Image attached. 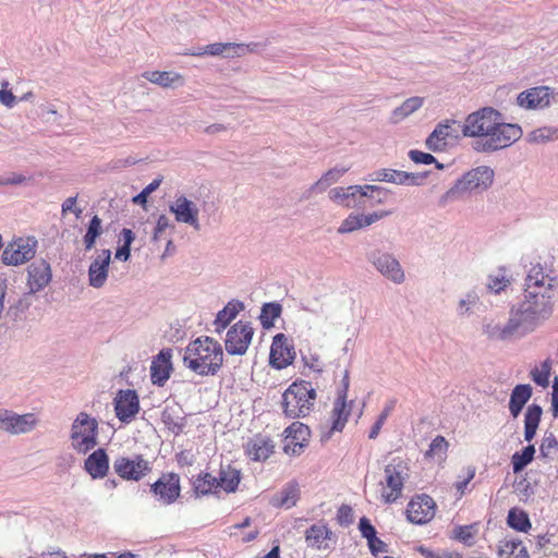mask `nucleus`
<instances>
[{
	"mask_svg": "<svg viewBox=\"0 0 558 558\" xmlns=\"http://www.w3.org/2000/svg\"><path fill=\"white\" fill-rule=\"evenodd\" d=\"M294 359L295 351L288 337L284 333L276 335L270 347V364L277 369H282L291 365Z\"/></svg>",
	"mask_w": 558,
	"mask_h": 558,
	"instance_id": "obj_15",
	"label": "nucleus"
},
{
	"mask_svg": "<svg viewBox=\"0 0 558 558\" xmlns=\"http://www.w3.org/2000/svg\"><path fill=\"white\" fill-rule=\"evenodd\" d=\"M499 558H527L526 547L520 539H501L498 544Z\"/></svg>",
	"mask_w": 558,
	"mask_h": 558,
	"instance_id": "obj_36",
	"label": "nucleus"
},
{
	"mask_svg": "<svg viewBox=\"0 0 558 558\" xmlns=\"http://www.w3.org/2000/svg\"><path fill=\"white\" fill-rule=\"evenodd\" d=\"M143 77L163 88L183 83V76L180 73L172 71H147L143 73Z\"/></svg>",
	"mask_w": 558,
	"mask_h": 558,
	"instance_id": "obj_35",
	"label": "nucleus"
},
{
	"mask_svg": "<svg viewBox=\"0 0 558 558\" xmlns=\"http://www.w3.org/2000/svg\"><path fill=\"white\" fill-rule=\"evenodd\" d=\"M517 102L524 109H543L550 102L549 88L538 86L524 90L519 94Z\"/></svg>",
	"mask_w": 558,
	"mask_h": 558,
	"instance_id": "obj_24",
	"label": "nucleus"
},
{
	"mask_svg": "<svg viewBox=\"0 0 558 558\" xmlns=\"http://www.w3.org/2000/svg\"><path fill=\"white\" fill-rule=\"evenodd\" d=\"M550 372L551 361L547 359L541 364V367H534L531 371V378L536 385L545 388L549 385Z\"/></svg>",
	"mask_w": 558,
	"mask_h": 558,
	"instance_id": "obj_46",
	"label": "nucleus"
},
{
	"mask_svg": "<svg viewBox=\"0 0 558 558\" xmlns=\"http://www.w3.org/2000/svg\"><path fill=\"white\" fill-rule=\"evenodd\" d=\"M172 350H161L151 361L150 378L154 385L163 386L172 372Z\"/></svg>",
	"mask_w": 558,
	"mask_h": 558,
	"instance_id": "obj_22",
	"label": "nucleus"
},
{
	"mask_svg": "<svg viewBox=\"0 0 558 558\" xmlns=\"http://www.w3.org/2000/svg\"><path fill=\"white\" fill-rule=\"evenodd\" d=\"M551 413L555 418L558 417V377H555L553 381Z\"/></svg>",
	"mask_w": 558,
	"mask_h": 558,
	"instance_id": "obj_64",
	"label": "nucleus"
},
{
	"mask_svg": "<svg viewBox=\"0 0 558 558\" xmlns=\"http://www.w3.org/2000/svg\"><path fill=\"white\" fill-rule=\"evenodd\" d=\"M344 387L341 391H339L337 399L333 402V407L331 410V430L332 432H341L348 420L351 415L353 401H347V390H348V376H345Z\"/></svg>",
	"mask_w": 558,
	"mask_h": 558,
	"instance_id": "obj_18",
	"label": "nucleus"
},
{
	"mask_svg": "<svg viewBox=\"0 0 558 558\" xmlns=\"http://www.w3.org/2000/svg\"><path fill=\"white\" fill-rule=\"evenodd\" d=\"M84 468L93 478H104L109 471V458L105 449H97L85 460Z\"/></svg>",
	"mask_w": 558,
	"mask_h": 558,
	"instance_id": "obj_29",
	"label": "nucleus"
},
{
	"mask_svg": "<svg viewBox=\"0 0 558 558\" xmlns=\"http://www.w3.org/2000/svg\"><path fill=\"white\" fill-rule=\"evenodd\" d=\"M98 423L87 413L81 412L72 424V447L78 453H86L97 445Z\"/></svg>",
	"mask_w": 558,
	"mask_h": 558,
	"instance_id": "obj_5",
	"label": "nucleus"
},
{
	"mask_svg": "<svg viewBox=\"0 0 558 558\" xmlns=\"http://www.w3.org/2000/svg\"><path fill=\"white\" fill-rule=\"evenodd\" d=\"M154 496L163 505L173 504L181 494L180 476L177 473H163L150 486Z\"/></svg>",
	"mask_w": 558,
	"mask_h": 558,
	"instance_id": "obj_13",
	"label": "nucleus"
},
{
	"mask_svg": "<svg viewBox=\"0 0 558 558\" xmlns=\"http://www.w3.org/2000/svg\"><path fill=\"white\" fill-rule=\"evenodd\" d=\"M36 420L33 414L19 415L8 410H0V428L12 434L26 433L33 429Z\"/></svg>",
	"mask_w": 558,
	"mask_h": 558,
	"instance_id": "obj_20",
	"label": "nucleus"
},
{
	"mask_svg": "<svg viewBox=\"0 0 558 558\" xmlns=\"http://www.w3.org/2000/svg\"><path fill=\"white\" fill-rule=\"evenodd\" d=\"M418 175L405 171L383 169L378 173V180L397 184L416 183Z\"/></svg>",
	"mask_w": 558,
	"mask_h": 558,
	"instance_id": "obj_40",
	"label": "nucleus"
},
{
	"mask_svg": "<svg viewBox=\"0 0 558 558\" xmlns=\"http://www.w3.org/2000/svg\"><path fill=\"white\" fill-rule=\"evenodd\" d=\"M541 458L554 460L558 456V439L553 432H546L539 446Z\"/></svg>",
	"mask_w": 558,
	"mask_h": 558,
	"instance_id": "obj_42",
	"label": "nucleus"
},
{
	"mask_svg": "<svg viewBox=\"0 0 558 558\" xmlns=\"http://www.w3.org/2000/svg\"><path fill=\"white\" fill-rule=\"evenodd\" d=\"M170 211L174 214L178 222L187 223L198 229V208L192 201L180 196L170 206Z\"/></svg>",
	"mask_w": 558,
	"mask_h": 558,
	"instance_id": "obj_26",
	"label": "nucleus"
},
{
	"mask_svg": "<svg viewBox=\"0 0 558 558\" xmlns=\"http://www.w3.org/2000/svg\"><path fill=\"white\" fill-rule=\"evenodd\" d=\"M374 265L377 270L386 278L396 283L404 280V272L399 262L389 254H380L374 259Z\"/></svg>",
	"mask_w": 558,
	"mask_h": 558,
	"instance_id": "obj_27",
	"label": "nucleus"
},
{
	"mask_svg": "<svg viewBox=\"0 0 558 558\" xmlns=\"http://www.w3.org/2000/svg\"><path fill=\"white\" fill-rule=\"evenodd\" d=\"M494 178V172L488 167H478L466 172L447 192L449 197H458L464 193L487 189Z\"/></svg>",
	"mask_w": 558,
	"mask_h": 558,
	"instance_id": "obj_8",
	"label": "nucleus"
},
{
	"mask_svg": "<svg viewBox=\"0 0 558 558\" xmlns=\"http://www.w3.org/2000/svg\"><path fill=\"white\" fill-rule=\"evenodd\" d=\"M448 449L449 442L444 436L438 435L432 440L428 450L425 452V458L445 460Z\"/></svg>",
	"mask_w": 558,
	"mask_h": 558,
	"instance_id": "obj_45",
	"label": "nucleus"
},
{
	"mask_svg": "<svg viewBox=\"0 0 558 558\" xmlns=\"http://www.w3.org/2000/svg\"><path fill=\"white\" fill-rule=\"evenodd\" d=\"M337 520L340 524H349L353 521V510L349 505H342L337 512Z\"/></svg>",
	"mask_w": 558,
	"mask_h": 558,
	"instance_id": "obj_59",
	"label": "nucleus"
},
{
	"mask_svg": "<svg viewBox=\"0 0 558 558\" xmlns=\"http://www.w3.org/2000/svg\"><path fill=\"white\" fill-rule=\"evenodd\" d=\"M182 362L198 376H215L223 365L222 345L211 337L201 336L185 347Z\"/></svg>",
	"mask_w": 558,
	"mask_h": 558,
	"instance_id": "obj_1",
	"label": "nucleus"
},
{
	"mask_svg": "<svg viewBox=\"0 0 558 558\" xmlns=\"http://www.w3.org/2000/svg\"><path fill=\"white\" fill-rule=\"evenodd\" d=\"M449 124H438L426 140V146L433 151L444 150L447 146V138L450 135Z\"/></svg>",
	"mask_w": 558,
	"mask_h": 558,
	"instance_id": "obj_39",
	"label": "nucleus"
},
{
	"mask_svg": "<svg viewBox=\"0 0 558 558\" xmlns=\"http://www.w3.org/2000/svg\"><path fill=\"white\" fill-rule=\"evenodd\" d=\"M348 169H330L328 170L315 184H313L310 189L311 192L317 191L323 192L331 184L336 183Z\"/></svg>",
	"mask_w": 558,
	"mask_h": 558,
	"instance_id": "obj_44",
	"label": "nucleus"
},
{
	"mask_svg": "<svg viewBox=\"0 0 558 558\" xmlns=\"http://www.w3.org/2000/svg\"><path fill=\"white\" fill-rule=\"evenodd\" d=\"M307 547L315 550H327L330 548L329 542L333 538V532L324 521L312 524L304 533Z\"/></svg>",
	"mask_w": 558,
	"mask_h": 558,
	"instance_id": "obj_19",
	"label": "nucleus"
},
{
	"mask_svg": "<svg viewBox=\"0 0 558 558\" xmlns=\"http://www.w3.org/2000/svg\"><path fill=\"white\" fill-rule=\"evenodd\" d=\"M477 533L476 524L459 525L453 530V538L463 543L464 545H473V539Z\"/></svg>",
	"mask_w": 558,
	"mask_h": 558,
	"instance_id": "obj_50",
	"label": "nucleus"
},
{
	"mask_svg": "<svg viewBox=\"0 0 558 558\" xmlns=\"http://www.w3.org/2000/svg\"><path fill=\"white\" fill-rule=\"evenodd\" d=\"M161 179H155L150 182L137 196L134 197L135 203H145L147 196L159 187Z\"/></svg>",
	"mask_w": 558,
	"mask_h": 558,
	"instance_id": "obj_60",
	"label": "nucleus"
},
{
	"mask_svg": "<svg viewBox=\"0 0 558 558\" xmlns=\"http://www.w3.org/2000/svg\"><path fill=\"white\" fill-rule=\"evenodd\" d=\"M76 196L68 197L62 204V214L65 215L69 211H73L78 218L82 214V209L76 206Z\"/></svg>",
	"mask_w": 558,
	"mask_h": 558,
	"instance_id": "obj_63",
	"label": "nucleus"
},
{
	"mask_svg": "<svg viewBox=\"0 0 558 558\" xmlns=\"http://www.w3.org/2000/svg\"><path fill=\"white\" fill-rule=\"evenodd\" d=\"M390 215V211H379L369 215H349L338 229L339 233H349L367 227L377 220Z\"/></svg>",
	"mask_w": 558,
	"mask_h": 558,
	"instance_id": "obj_28",
	"label": "nucleus"
},
{
	"mask_svg": "<svg viewBox=\"0 0 558 558\" xmlns=\"http://www.w3.org/2000/svg\"><path fill=\"white\" fill-rule=\"evenodd\" d=\"M522 136V130L518 124L506 123L502 117L498 119L493 131L481 142L482 150L494 151L509 147Z\"/></svg>",
	"mask_w": 558,
	"mask_h": 558,
	"instance_id": "obj_6",
	"label": "nucleus"
},
{
	"mask_svg": "<svg viewBox=\"0 0 558 558\" xmlns=\"http://www.w3.org/2000/svg\"><path fill=\"white\" fill-rule=\"evenodd\" d=\"M117 417L123 422H131L140 411L138 396L135 390H120L114 398Z\"/></svg>",
	"mask_w": 558,
	"mask_h": 558,
	"instance_id": "obj_17",
	"label": "nucleus"
},
{
	"mask_svg": "<svg viewBox=\"0 0 558 558\" xmlns=\"http://www.w3.org/2000/svg\"><path fill=\"white\" fill-rule=\"evenodd\" d=\"M531 396L532 387L529 384L517 385L513 388L510 395L509 411L514 418L521 413Z\"/></svg>",
	"mask_w": 558,
	"mask_h": 558,
	"instance_id": "obj_32",
	"label": "nucleus"
},
{
	"mask_svg": "<svg viewBox=\"0 0 558 558\" xmlns=\"http://www.w3.org/2000/svg\"><path fill=\"white\" fill-rule=\"evenodd\" d=\"M244 308L243 303L239 301H230L227 305L218 312L217 317L214 322L216 331L225 329L235 316Z\"/></svg>",
	"mask_w": 558,
	"mask_h": 558,
	"instance_id": "obj_38",
	"label": "nucleus"
},
{
	"mask_svg": "<svg viewBox=\"0 0 558 558\" xmlns=\"http://www.w3.org/2000/svg\"><path fill=\"white\" fill-rule=\"evenodd\" d=\"M161 420L167 429L174 435L181 434L186 425L181 409L177 407H166L162 411Z\"/></svg>",
	"mask_w": 558,
	"mask_h": 558,
	"instance_id": "obj_34",
	"label": "nucleus"
},
{
	"mask_svg": "<svg viewBox=\"0 0 558 558\" xmlns=\"http://www.w3.org/2000/svg\"><path fill=\"white\" fill-rule=\"evenodd\" d=\"M409 156L415 163L430 165L436 162V159L433 155L423 153L421 150H410Z\"/></svg>",
	"mask_w": 558,
	"mask_h": 558,
	"instance_id": "obj_57",
	"label": "nucleus"
},
{
	"mask_svg": "<svg viewBox=\"0 0 558 558\" xmlns=\"http://www.w3.org/2000/svg\"><path fill=\"white\" fill-rule=\"evenodd\" d=\"M121 236L123 240V245L117 250L116 258L122 259V260H128L130 257V253H131L130 247H131L132 242L134 241V234L131 229L124 228L121 231Z\"/></svg>",
	"mask_w": 558,
	"mask_h": 558,
	"instance_id": "obj_51",
	"label": "nucleus"
},
{
	"mask_svg": "<svg viewBox=\"0 0 558 558\" xmlns=\"http://www.w3.org/2000/svg\"><path fill=\"white\" fill-rule=\"evenodd\" d=\"M368 191L377 193L378 199L383 198L384 193L376 185H350L347 187H335L329 192V198L338 205L344 207L366 206V202L362 201L367 196Z\"/></svg>",
	"mask_w": 558,
	"mask_h": 558,
	"instance_id": "obj_9",
	"label": "nucleus"
},
{
	"mask_svg": "<svg viewBox=\"0 0 558 558\" xmlns=\"http://www.w3.org/2000/svg\"><path fill=\"white\" fill-rule=\"evenodd\" d=\"M241 478V472L238 469L233 468L230 464L221 465L219 470V475L217 476L219 494L221 492L226 494L236 492Z\"/></svg>",
	"mask_w": 558,
	"mask_h": 558,
	"instance_id": "obj_30",
	"label": "nucleus"
},
{
	"mask_svg": "<svg viewBox=\"0 0 558 558\" xmlns=\"http://www.w3.org/2000/svg\"><path fill=\"white\" fill-rule=\"evenodd\" d=\"M534 454L535 448L533 445L524 447L521 452H514L511 458L513 472H521L527 464L533 461Z\"/></svg>",
	"mask_w": 558,
	"mask_h": 558,
	"instance_id": "obj_43",
	"label": "nucleus"
},
{
	"mask_svg": "<svg viewBox=\"0 0 558 558\" xmlns=\"http://www.w3.org/2000/svg\"><path fill=\"white\" fill-rule=\"evenodd\" d=\"M436 512L434 499L425 494L414 496L407 506V519L414 524L429 522Z\"/></svg>",
	"mask_w": 558,
	"mask_h": 558,
	"instance_id": "obj_14",
	"label": "nucleus"
},
{
	"mask_svg": "<svg viewBox=\"0 0 558 558\" xmlns=\"http://www.w3.org/2000/svg\"><path fill=\"white\" fill-rule=\"evenodd\" d=\"M316 399V390L306 380L293 381L282 393V411L289 418L307 416Z\"/></svg>",
	"mask_w": 558,
	"mask_h": 558,
	"instance_id": "obj_3",
	"label": "nucleus"
},
{
	"mask_svg": "<svg viewBox=\"0 0 558 558\" xmlns=\"http://www.w3.org/2000/svg\"><path fill=\"white\" fill-rule=\"evenodd\" d=\"M507 522L510 527L519 532H527L531 521L524 510L512 508L509 510Z\"/></svg>",
	"mask_w": 558,
	"mask_h": 558,
	"instance_id": "obj_41",
	"label": "nucleus"
},
{
	"mask_svg": "<svg viewBox=\"0 0 558 558\" xmlns=\"http://www.w3.org/2000/svg\"><path fill=\"white\" fill-rule=\"evenodd\" d=\"M423 104V99L420 97H412L407 99L399 108H397L392 113V119L395 122L400 121L401 119L408 117L415 110H417Z\"/></svg>",
	"mask_w": 558,
	"mask_h": 558,
	"instance_id": "obj_47",
	"label": "nucleus"
},
{
	"mask_svg": "<svg viewBox=\"0 0 558 558\" xmlns=\"http://www.w3.org/2000/svg\"><path fill=\"white\" fill-rule=\"evenodd\" d=\"M310 437L311 430L305 424L293 422L284 430V452L293 456L301 454L303 449L308 445Z\"/></svg>",
	"mask_w": 558,
	"mask_h": 558,
	"instance_id": "obj_16",
	"label": "nucleus"
},
{
	"mask_svg": "<svg viewBox=\"0 0 558 558\" xmlns=\"http://www.w3.org/2000/svg\"><path fill=\"white\" fill-rule=\"evenodd\" d=\"M8 82L2 83V88L0 89V102L8 108H12L15 105V96L8 89Z\"/></svg>",
	"mask_w": 558,
	"mask_h": 558,
	"instance_id": "obj_58",
	"label": "nucleus"
},
{
	"mask_svg": "<svg viewBox=\"0 0 558 558\" xmlns=\"http://www.w3.org/2000/svg\"><path fill=\"white\" fill-rule=\"evenodd\" d=\"M102 233L101 219L95 215L88 225L87 232L84 235V245L86 250L94 247L96 239Z\"/></svg>",
	"mask_w": 558,
	"mask_h": 558,
	"instance_id": "obj_48",
	"label": "nucleus"
},
{
	"mask_svg": "<svg viewBox=\"0 0 558 558\" xmlns=\"http://www.w3.org/2000/svg\"><path fill=\"white\" fill-rule=\"evenodd\" d=\"M275 450V444L268 436L257 434L244 445V452L252 461H266Z\"/></svg>",
	"mask_w": 558,
	"mask_h": 558,
	"instance_id": "obj_21",
	"label": "nucleus"
},
{
	"mask_svg": "<svg viewBox=\"0 0 558 558\" xmlns=\"http://www.w3.org/2000/svg\"><path fill=\"white\" fill-rule=\"evenodd\" d=\"M113 470L122 480L138 482L150 473L151 466L142 454L120 456L113 461Z\"/></svg>",
	"mask_w": 558,
	"mask_h": 558,
	"instance_id": "obj_10",
	"label": "nucleus"
},
{
	"mask_svg": "<svg viewBox=\"0 0 558 558\" xmlns=\"http://www.w3.org/2000/svg\"><path fill=\"white\" fill-rule=\"evenodd\" d=\"M27 286L31 292L43 290L51 281V268L45 259L33 262L27 268Z\"/></svg>",
	"mask_w": 558,
	"mask_h": 558,
	"instance_id": "obj_23",
	"label": "nucleus"
},
{
	"mask_svg": "<svg viewBox=\"0 0 558 558\" xmlns=\"http://www.w3.org/2000/svg\"><path fill=\"white\" fill-rule=\"evenodd\" d=\"M409 466L401 458H393L385 466V480L380 482V497L385 504H392L402 496Z\"/></svg>",
	"mask_w": 558,
	"mask_h": 558,
	"instance_id": "obj_4",
	"label": "nucleus"
},
{
	"mask_svg": "<svg viewBox=\"0 0 558 558\" xmlns=\"http://www.w3.org/2000/svg\"><path fill=\"white\" fill-rule=\"evenodd\" d=\"M281 504L288 507L294 506L298 499L299 489L298 487H289L282 492Z\"/></svg>",
	"mask_w": 558,
	"mask_h": 558,
	"instance_id": "obj_61",
	"label": "nucleus"
},
{
	"mask_svg": "<svg viewBox=\"0 0 558 558\" xmlns=\"http://www.w3.org/2000/svg\"><path fill=\"white\" fill-rule=\"evenodd\" d=\"M254 335L250 323L238 322L227 332L225 347L231 355H243L246 353Z\"/></svg>",
	"mask_w": 558,
	"mask_h": 558,
	"instance_id": "obj_12",
	"label": "nucleus"
},
{
	"mask_svg": "<svg viewBox=\"0 0 558 558\" xmlns=\"http://www.w3.org/2000/svg\"><path fill=\"white\" fill-rule=\"evenodd\" d=\"M418 551L425 558H463L462 555L458 551L433 550L425 547H420Z\"/></svg>",
	"mask_w": 558,
	"mask_h": 558,
	"instance_id": "obj_55",
	"label": "nucleus"
},
{
	"mask_svg": "<svg viewBox=\"0 0 558 558\" xmlns=\"http://www.w3.org/2000/svg\"><path fill=\"white\" fill-rule=\"evenodd\" d=\"M475 470L473 468H468L464 477L456 483V488L460 495H463L468 484L474 478Z\"/></svg>",
	"mask_w": 558,
	"mask_h": 558,
	"instance_id": "obj_62",
	"label": "nucleus"
},
{
	"mask_svg": "<svg viewBox=\"0 0 558 558\" xmlns=\"http://www.w3.org/2000/svg\"><path fill=\"white\" fill-rule=\"evenodd\" d=\"M111 260L110 250H102L92 262L88 269L89 284L94 288H101L108 277Z\"/></svg>",
	"mask_w": 558,
	"mask_h": 558,
	"instance_id": "obj_25",
	"label": "nucleus"
},
{
	"mask_svg": "<svg viewBox=\"0 0 558 558\" xmlns=\"http://www.w3.org/2000/svg\"><path fill=\"white\" fill-rule=\"evenodd\" d=\"M511 282V278L507 276L506 269L500 268L496 275L488 278V289L495 293L504 291Z\"/></svg>",
	"mask_w": 558,
	"mask_h": 558,
	"instance_id": "obj_49",
	"label": "nucleus"
},
{
	"mask_svg": "<svg viewBox=\"0 0 558 558\" xmlns=\"http://www.w3.org/2000/svg\"><path fill=\"white\" fill-rule=\"evenodd\" d=\"M37 241L33 238H19L10 242L1 254L3 264L19 266L31 260L36 253Z\"/></svg>",
	"mask_w": 558,
	"mask_h": 558,
	"instance_id": "obj_11",
	"label": "nucleus"
},
{
	"mask_svg": "<svg viewBox=\"0 0 558 558\" xmlns=\"http://www.w3.org/2000/svg\"><path fill=\"white\" fill-rule=\"evenodd\" d=\"M244 47H245V45H243V44L215 43V44L207 45L204 48V50L192 51V52H189L187 54L197 56V57L203 56L205 53L210 54V56H220V54H223L228 50H232L235 54L240 56L241 53L239 52V50H243ZM255 47H256V44L246 45V48L250 51H254Z\"/></svg>",
	"mask_w": 558,
	"mask_h": 558,
	"instance_id": "obj_33",
	"label": "nucleus"
},
{
	"mask_svg": "<svg viewBox=\"0 0 558 558\" xmlns=\"http://www.w3.org/2000/svg\"><path fill=\"white\" fill-rule=\"evenodd\" d=\"M359 529L363 537L367 539L368 547L371 551H375L374 543L377 541L376 530L371 524L369 520L366 518H362L359 523Z\"/></svg>",
	"mask_w": 558,
	"mask_h": 558,
	"instance_id": "obj_52",
	"label": "nucleus"
},
{
	"mask_svg": "<svg viewBox=\"0 0 558 558\" xmlns=\"http://www.w3.org/2000/svg\"><path fill=\"white\" fill-rule=\"evenodd\" d=\"M193 492L197 497L219 495L217 476L202 471L192 482Z\"/></svg>",
	"mask_w": 558,
	"mask_h": 558,
	"instance_id": "obj_31",
	"label": "nucleus"
},
{
	"mask_svg": "<svg viewBox=\"0 0 558 558\" xmlns=\"http://www.w3.org/2000/svg\"><path fill=\"white\" fill-rule=\"evenodd\" d=\"M281 307L276 303L265 304L262 308L260 319L264 325L271 323L274 319L280 316Z\"/></svg>",
	"mask_w": 558,
	"mask_h": 558,
	"instance_id": "obj_54",
	"label": "nucleus"
},
{
	"mask_svg": "<svg viewBox=\"0 0 558 558\" xmlns=\"http://www.w3.org/2000/svg\"><path fill=\"white\" fill-rule=\"evenodd\" d=\"M175 461L180 468L192 466L196 458L191 450H181L175 454Z\"/></svg>",
	"mask_w": 558,
	"mask_h": 558,
	"instance_id": "obj_56",
	"label": "nucleus"
},
{
	"mask_svg": "<svg viewBox=\"0 0 558 558\" xmlns=\"http://www.w3.org/2000/svg\"><path fill=\"white\" fill-rule=\"evenodd\" d=\"M531 138L537 143L558 140V129L549 126L539 128L531 133Z\"/></svg>",
	"mask_w": 558,
	"mask_h": 558,
	"instance_id": "obj_53",
	"label": "nucleus"
},
{
	"mask_svg": "<svg viewBox=\"0 0 558 558\" xmlns=\"http://www.w3.org/2000/svg\"><path fill=\"white\" fill-rule=\"evenodd\" d=\"M543 410L538 404H531L527 407L524 415V439L531 441L537 432L541 423Z\"/></svg>",
	"mask_w": 558,
	"mask_h": 558,
	"instance_id": "obj_37",
	"label": "nucleus"
},
{
	"mask_svg": "<svg viewBox=\"0 0 558 558\" xmlns=\"http://www.w3.org/2000/svg\"><path fill=\"white\" fill-rule=\"evenodd\" d=\"M524 311L541 314L551 310L553 299L558 287V278L553 270L546 271L541 264L533 265L524 283Z\"/></svg>",
	"mask_w": 558,
	"mask_h": 558,
	"instance_id": "obj_2",
	"label": "nucleus"
},
{
	"mask_svg": "<svg viewBox=\"0 0 558 558\" xmlns=\"http://www.w3.org/2000/svg\"><path fill=\"white\" fill-rule=\"evenodd\" d=\"M501 113L492 108L485 107L468 116L463 125V134L471 137H480L483 142L488 133L493 131L494 125Z\"/></svg>",
	"mask_w": 558,
	"mask_h": 558,
	"instance_id": "obj_7",
	"label": "nucleus"
}]
</instances>
